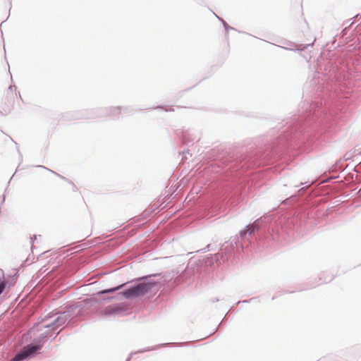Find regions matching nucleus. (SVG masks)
<instances>
[{"instance_id": "0eeeda50", "label": "nucleus", "mask_w": 361, "mask_h": 361, "mask_svg": "<svg viewBox=\"0 0 361 361\" xmlns=\"http://www.w3.org/2000/svg\"><path fill=\"white\" fill-rule=\"evenodd\" d=\"M59 319H60L59 317H57V319H56L54 320V322H57L59 320Z\"/></svg>"}, {"instance_id": "423d86ee", "label": "nucleus", "mask_w": 361, "mask_h": 361, "mask_svg": "<svg viewBox=\"0 0 361 361\" xmlns=\"http://www.w3.org/2000/svg\"><path fill=\"white\" fill-rule=\"evenodd\" d=\"M54 324L53 323H50V324H47L46 325H44L45 327H49L51 326H52Z\"/></svg>"}, {"instance_id": "f03ea898", "label": "nucleus", "mask_w": 361, "mask_h": 361, "mask_svg": "<svg viewBox=\"0 0 361 361\" xmlns=\"http://www.w3.org/2000/svg\"><path fill=\"white\" fill-rule=\"evenodd\" d=\"M37 349L38 346H27L13 357V361H21L32 355Z\"/></svg>"}, {"instance_id": "20e7f679", "label": "nucleus", "mask_w": 361, "mask_h": 361, "mask_svg": "<svg viewBox=\"0 0 361 361\" xmlns=\"http://www.w3.org/2000/svg\"><path fill=\"white\" fill-rule=\"evenodd\" d=\"M123 286V284H122L119 286H117L116 288H114L104 290L101 291L99 293L104 294V293H113V292L118 290L119 288H121Z\"/></svg>"}, {"instance_id": "39448f33", "label": "nucleus", "mask_w": 361, "mask_h": 361, "mask_svg": "<svg viewBox=\"0 0 361 361\" xmlns=\"http://www.w3.org/2000/svg\"><path fill=\"white\" fill-rule=\"evenodd\" d=\"M7 282L3 279L0 278V295L2 293L6 288Z\"/></svg>"}, {"instance_id": "f257e3e1", "label": "nucleus", "mask_w": 361, "mask_h": 361, "mask_svg": "<svg viewBox=\"0 0 361 361\" xmlns=\"http://www.w3.org/2000/svg\"><path fill=\"white\" fill-rule=\"evenodd\" d=\"M156 285L154 282H144L131 287L122 293L126 298H135L149 293Z\"/></svg>"}, {"instance_id": "7ed1b4c3", "label": "nucleus", "mask_w": 361, "mask_h": 361, "mask_svg": "<svg viewBox=\"0 0 361 361\" xmlns=\"http://www.w3.org/2000/svg\"><path fill=\"white\" fill-rule=\"evenodd\" d=\"M257 221L258 220L255 221L252 224L248 225L246 230L241 231L240 235L243 236L245 235L247 233L250 235L255 231V229H258Z\"/></svg>"}]
</instances>
